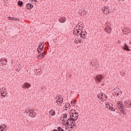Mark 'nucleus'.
<instances>
[{
	"mask_svg": "<svg viewBox=\"0 0 131 131\" xmlns=\"http://www.w3.org/2000/svg\"><path fill=\"white\" fill-rule=\"evenodd\" d=\"M105 30L107 32V33L110 34V33H111V31H112V29H111V28H106L105 29Z\"/></svg>",
	"mask_w": 131,
	"mask_h": 131,
	"instance_id": "nucleus-18",
	"label": "nucleus"
},
{
	"mask_svg": "<svg viewBox=\"0 0 131 131\" xmlns=\"http://www.w3.org/2000/svg\"><path fill=\"white\" fill-rule=\"evenodd\" d=\"M105 25L106 26V28H111V25H110V24H109L108 23H106Z\"/></svg>",
	"mask_w": 131,
	"mask_h": 131,
	"instance_id": "nucleus-29",
	"label": "nucleus"
},
{
	"mask_svg": "<svg viewBox=\"0 0 131 131\" xmlns=\"http://www.w3.org/2000/svg\"><path fill=\"white\" fill-rule=\"evenodd\" d=\"M58 21L60 23H65L66 22V18L64 17H61L58 19Z\"/></svg>",
	"mask_w": 131,
	"mask_h": 131,
	"instance_id": "nucleus-13",
	"label": "nucleus"
},
{
	"mask_svg": "<svg viewBox=\"0 0 131 131\" xmlns=\"http://www.w3.org/2000/svg\"><path fill=\"white\" fill-rule=\"evenodd\" d=\"M109 11H110V10H109V9H108V8H107V7H105V8H104V9L103 10V11H102V12H103V13H104L105 14H108Z\"/></svg>",
	"mask_w": 131,
	"mask_h": 131,
	"instance_id": "nucleus-17",
	"label": "nucleus"
},
{
	"mask_svg": "<svg viewBox=\"0 0 131 131\" xmlns=\"http://www.w3.org/2000/svg\"><path fill=\"white\" fill-rule=\"evenodd\" d=\"M31 86V84L28 83V82H26L24 84V88L26 89H29Z\"/></svg>",
	"mask_w": 131,
	"mask_h": 131,
	"instance_id": "nucleus-15",
	"label": "nucleus"
},
{
	"mask_svg": "<svg viewBox=\"0 0 131 131\" xmlns=\"http://www.w3.org/2000/svg\"><path fill=\"white\" fill-rule=\"evenodd\" d=\"M121 103H122V102L118 101L117 102V105H120V104H121Z\"/></svg>",
	"mask_w": 131,
	"mask_h": 131,
	"instance_id": "nucleus-41",
	"label": "nucleus"
},
{
	"mask_svg": "<svg viewBox=\"0 0 131 131\" xmlns=\"http://www.w3.org/2000/svg\"><path fill=\"white\" fill-rule=\"evenodd\" d=\"M8 19H9V20L13 21V17H8Z\"/></svg>",
	"mask_w": 131,
	"mask_h": 131,
	"instance_id": "nucleus-40",
	"label": "nucleus"
},
{
	"mask_svg": "<svg viewBox=\"0 0 131 131\" xmlns=\"http://www.w3.org/2000/svg\"><path fill=\"white\" fill-rule=\"evenodd\" d=\"M1 131H6L7 130V128L6 127V125L3 124L0 126Z\"/></svg>",
	"mask_w": 131,
	"mask_h": 131,
	"instance_id": "nucleus-16",
	"label": "nucleus"
},
{
	"mask_svg": "<svg viewBox=\"0 0 131 131\" xmlns=\"http://www.w3.org/2000/svg\"><path fill=\"white\" fill-rule=\"evenodd\" d=\"M125 110H128V109H131V102L129 101H126L125 103Z\"/></svg>",
	"mask_w": 131,
	"mask_h": 131,
	"instance_id": "nucleus-7",
	"label": "nucleus"
},
{
	"mask_svg": "<svg viewBox=\"0 0 131 131\" xmlns=\"http://www.w3.org/2000/svg\"><path fill=\"white\" fill-rule=\"evenodd\" d=\"M118 108L121 110H123V109H125L124 106H123V103H121L120 105H117Z\"/></svg>",
	"mask_w": 131,
	"mask_h": 131,
	"instance_id": "nucleus-14",
	"label": "nucleus"
},
{
	"mask_svg": "<svg viewBox=\"0 0 131 131\" xmlns=\"http://www.w3.org/2000/svg\"><path fill=\"white\" fill-rule=\"evenodd\" d=\"M77 39H78V42H80H80H81V40H82L81 38H77Z\"/></svg>",
	"mask_w": 131,
	"mask_h": 131,
	"instance_id": "nucleus-38",
	"label": "nucleus"
},
{
	"mask_svg": "<svg viewBox=\"0 0 131 131\" xmlns=\"http://www.w3.org/2000/svg\"><path fill=\"white\" fill-rule=\"evenodd\" d=\"M49 114L50 115H51L52 116L55 115H56V112L53 110H51L50 112H49Z\"/></svg>",
	"mask_w": 131,
	"mask_h": 131,
	"instance_id": "nucleus-21",
	"label": "nucleus"
},
{
	"mask_svg": "<svg viewBox=\"0 0 131 131\" xmlns=\"http://www.w3.org/2000/svg\"><path fill=\"white\" fill-rule=\"evenodd\" d=\"M123 50H125V51H130V50L128 48V46H127V45H124L123 46Z\"/></svg>",
	"mask_w": 131,
	"mask_h": 131,
	"instance_id": "nucleus-19",
	"label": "nucleus"
},
{
	"mask_svg": "<svg viewBox=\"0 0 131 131\" xmlns=\"http://www.w3.org/2000/svg\"><path fill=\"white\" fill-rule=\"evenodd\" d=\"M120 74L122 76H124L125 74V71H123L122 72H120Z\"/></svg>",
	"mask_w": 131,
	"mask_h": 131,
	"instance_id": "nucleus-31",
	"label": "nucleus"
},
{
	"mask_svg": "<svg viewBox=\"0 0 131 131\" xmlns=\"http://www.w3.org/2000/svg\"><path fill=\"white\" fill-rule=\"evenodd\" d=\"M18 20V18L16 17H13V21H17Z\"/></svg>",
	"mask_w": 131,
	"mask_h": 131,
	"instance_id": "nucleus-39",
	"label": "nucleus"
},
{
	"mask_svg": "<svg viewBox=\"0 0 131 131\" xmlns=\"http://www.w3.org/2000/svg\"><path fill=\"white\" fill-rule=\"evenodd\" d=\"M56 99H57V100H56L57 104H62V103H63V97L60 95L57 96Z\"/></svg>",
	"mask_w": 131,
	"mask_h": 131,
	"instance_id": "nucleus-8",
	"label": "nucleus"
},
{
	"mask_svg": "<svg viewBox=\"0 0 131 131\" xmlns=\"http://www.w3.org/2000/svg\"><path fill=\"white\" fill-rule=\"evenodd\" d=\"M121 112H122L123 114H125H125H126V113H125V112L123 110H121Z\"/></svg>",
	"mask_w": 131,
	"mask_h": 131,
	"instance_id": "nucleus-36",
	"label": "nucleus"
},
{
	"mask_svg": "<svg viewBox=\"0 0 131 131\" xmlns=\"http://www.w3.org/2000/svg\"><path fill=\"white\" fill-rule=\"evenodd\" d=\"M53 131H58L57 129H54Z\"/></svg>",
	"mask_w": 131,
	"mask_h": 131,
	"instance_id": "nucleus-44",
	"label": "nucleus"
},
{
	"mask_svg": "<svg viewBox=\"0 0 131 131\" xmlns=\"http://www.w3.org/2000/svg\"><path fill=\"white\" fill-rule=\"evenodd\" d=\"M123 33H125V34H127V33H129V31H128V29H123L122 30Z\"/></svg>",
	"mask_w": 131,
	"mask_h": 131,
	"instance_id": "nucleus-22",
	"label": "nucleus"
},
{
	"mask_svg": "<svg viewBox=\"0 0 131 131\" xmlns=\"http://www.w3.org/2000/svg\"><path fill=\"white\" fill-rule=\"evenodd\" d=\"M105 106H106V108H108L110 109V110H111L112 111H115V109H114L113 108V104H106L105 105Z\"/></svg>",
	"mask_w": 131,
	"mask_h": 131,
	"instance_id": "nucleus-10",
	"label": "nucleus"
},
{
	"mask_svg": "<svg viewBox=\"0 0 131 131\" xmlns=\"http://www.w3.org/2000/svg\"><path fill=\"white\" fill-rule=\"evenodd\" d=\"M65 106H66V108H68V107H70V104H69L68 103L66 104L65 105Z\"/></svg>",
	"mask_w": 131,
	"mask_h": 131,
	"instance_id": "nucleus-37",
	"label": "nucleus"
},
{
	"mask_svg": "<svg viewBox=\"0 0 131 131\" xmlns=\"http://www.w3.org/2000/svg\"><path fill=\"white\" fill-rule=\"evenodd\" d=\"M48 45H49V42H47Z\"/></svg>",
	"mask_w": 131,
	"mask_h": 131,
	"instance_id": "nucleus-46",
	"label": "nucleus"
},
{
	"mask_svg": "<svg viewBox=\"0 0 131 131\" xmlns=\"http://www.w3.org/2000/svg\"><path fill=\"white\" fill-rule=\"evenodd\" d=\"M57 130H58V131H65V130H64V129H63V128H62V127H58V128H57Z\"/></svg>",
	"mask_w": 131,
	"mask_h": 131,
	"instance_id": "nucleus-32",
	"label": "nucleus"
},
{
	"mask_svg": "<svg viewBox=\"0 0 131 131\" xmlns=\"http://www.w3.org/2000/svg\"><path fill=\"white\" fill-rule=\"evenodd\" d=\"M114 91L115 93V96H116V97H119V96H121V94H122V92L120 91V90L119 89H114Z\"/></svg>",
	"mask_w": 131,
	"mask_h": 131,
	"instance_id": "nucleus-6",
	"label": "nucleus"
},
{
	"mask_svg": "<svg viewBox=\"0 0 131 131\" xmlns=\"http://www.w3.org/2000/svg\"><path fill=\"white\" fill-rule=\"evenodd\" d=\"M6 91V88L4 89V88H0V94H2V93H3V92H5Z\"/></svg>",
	"mask_w": 131,
	"mask_h": 131,
	"instance_id": "nucleus-30",
	"label": "nucleus"
},
{
	"mask_svg": "<svg viewBox=\"0 0 131 131\" xmlns=\"http://www.w3.org/2000/svg\"><path fill=\"white\" fill-rule=\"evenodd\" d=\"M75 101L74 100H73L71 101V104H75Z\"/></svg>",
	"mask_w": 131,
	"mask_h": 131,
	"instance_id": "nucleus-43",
	"label": "nucleus"
},
{
	"mask_svg": "<svg viewBox=\"0 0 131 131\" xmlns=\"http://www.w3.org/2000/svg\"><path fill=\"white\" fill-rule=\"evenodd\" d=\"M78 39L77 38H76L74 40V43H78Z\"/></svg>",
	"mask_w": 131,
	"mask_h": 131,
	"instance_id": "nucleus-35",
	"label": "nucleus"
},
{
	"mask_svg": "<svg viewBox=\"0 0 131 131\" xmlns=\"http://www.w3.org/2000/svg\"><path fill=\"white\" fill-rule=\"evenodd\" d=\"M6 2H9V0H5Z\"/></svg>",
	"mask_w": 131,
	"mask_h": 131,
	"instance_id": "nucleus-45",
	"label": "nucleus"
},
{
	"mask_svg": "<svg viewBox=\"0 0 131 131\" xmlns=\"http://www.w3.org/2000/svg\"><path fill=\"white\" fill-rule=\"evenodd\" d=\"M71 113L72 115L70 116V120H72V121H75L77 119H78V113L75 112V110H72Z\"/></svg>",
	"mask_w": 131,
	"mask_h": 131,
	"instance_id": "nucleus-3",
	"label": "nucleus"
},
{
	"mask_svg": "<svg viewBox=\"0 0 131 131\" xmlns=\"http://www.w3.org/2000/svg\"><path fill=\"white\" fill-rule=\"evenodd\" d=\"M45 56V54L43 53H42L39 55V56H37L38 59H42V58H44Z\"/></svg>",
	"mask_w": 131,
	"mask_h": 131,
	"instance_id": "nucleus-20",
	"label": "nucleus"
},
{
	"mask_svg": "<svg viewBox=\"0 0 131 131\" xmlns=\"http://www.w3.org/2000/svg\"><path fill=\"white\" fill-rule=\"evenodd\" d=\"M91 66H93L94 68H98L99 67V62L97 61L96 60L92 59L91 61Z\"/></svg>",
	"mask_w": 131,
	"mask_h": 131,
	"instance_id": "nucleus-5",
	"label": "nucleus"
},
{
	"mask_svg": "<svg viewBox=\"0 0 131 131\" xmlns=\"http://www.w3.org/2000/svg\"><path fill=\"white\" fill-rule=\"evenodd\" d=\"M95 79L96 81H98V82H100L101 80H102V79L103 78V76L102 75H97L95 77Z\"/></svg>",
	"mask_w": 131,
	"mask_h": 131,
	"instance_id": "nucleus-9",
	"label": "nucleus"
},
{
	"mask_svg": "<svg viewBox=\"0 0 131 131\" xmlns=\"http://www.w3.org/2000/svg\"><path fill=\"white\" fill-rule=\"evenodd\" d=\"M2 61H3V65H6L7 64V63L8 62V60L6 58H2Z\"/></svg>",
	"mask_w": 131,
	"mask_h": 131,
	"instance_id": "nucleus-24",
	"label": "nucleus"
},
{
	"mask_svg": "<svg viewBox=\"0 0 131 131\" xmlns=\"http://www.w3.org/2000/svg\"><path fill=\"white\" fill-rule=\"evenodd\" d=\"M66 126H71V128H72L73 130H74V129L76 128V123L74 122L72 120H70V119H68L66 123Z\"/></svg>",
	"mask_w": 131,
	"mask_h": 131,
	"instance_id": "nucleus-2",
	"label": "nucleus"
},
{
	"mask_svg": "<svg viewBox=\"0 0 131 131\" xmlns=\"http://www.w3.org/2000/svg\"><path fill=\"white\" fill-rule=\"evenodd\" d=\"M97 98H98V99H99V100H101V101H103V94H98L97 95Z\"/></svg>",
	"mask_w": 131,
	"mask_h": 131,
	"instance_id": "nucleus-23",
	"label": "nucleus"
},
{
	"mask_svg": "<svg viewBox=\"0 0 131 131\" xmlns=\"http://www.w3.org/2000/svg\"><path fill=\"white\" fill-rule=\"evenodd\" d=\"M26 8L27 10H31L33 8V5L31 4V3H28L26 5Z\"/></svg>",
	"mask_w": 131,
	"mask_h": 131,
	"instance_id": "nucleus-11",
	"label": "nucleus"
},
{
	"mask_svg": "<svg viewBox=\"0 0 131 131\" xmlns=\"http://www.w3.org/2000/svg\"><path fill=\"white\" fill-rule=\"evenodd\" d=\"M0 64H3V59H0Z\"/></svg>",
	"mask_w": 131,
	"mask_h": 131,
	"instance_id": "nucleus-42",
	"label": "nucleus"
},
{
	"mask_svg": "<svg viewBox=\"0 0 131 131\" xmlns=\"http://www.w3.org/2000/svg\"><path fill=\"white\" fill-rule=\"evenodd\" d=\"M43 47H45V45L42 44V43H41V45H39L38 49H41L42 50V49H43Z\"/></svg>",
	"mask_w": 131,
	"mask_h": 131,
	"instance_id": "nucleus-27",
	"label": "nucleus"
},
{
	"mask_svg": "<svg viewBox=\"0 0 131 131\" xmlns=\"http://www.w3.org/2000/svg\"><path fill=\"white\" fill-rule=\"evenodd\" d=\"M37 51L38 52V53H41V52H42V49L37 48Z\"/></svg>",
	"mask_w": 131,
	"mask_h": 131,
	"instance_id": "nucleus-34",
	"label": "nucleus"
},
{
	"mask_svg": "<svg viewBox=\"0 0 131 131\" xmlns=\"http://www.w3.org/2000/svg\"><path fill=\"white\" fill-rule=\"evenodd\" d=\"M35 73L37 75H40L42 73V70L41 69H36L35 70Z\"/></svg>",
	"mask_w": 131,
	"mask_h": 131,
	"instance_id": "nucleus-12",
	"label": "nucleus"
},
{
	"mask_svg": "<svg viewBox=\"0 0 131 131\" xmlns=\"http://www.w3.org/2000/svg\"><path fill=\"white\" fill-rule=\"evenodd\" d=\"M18 5L19 7H22V6L23 5V2L21 1H18Z\"/></svg>",
	"mask_w": 131,
	"mask_h": 131,
	"instance_id": "nucleus-26",
	"label": "nucleus"
},
{
	"mask_svg": "<svg viewBox=\"0 0 131 131\" xmlns=\"http://www.w3.org/2000/svg\"><path fill=\"white\" fill-rule=\"evenodd\" d=\"M0 95H1L2 97H4L5 98V97H6V96L7 95V91L2 92Z\"/></svg>",
	"mask_w": 131,
	"mask_h": 131,
	"instance_id": "nucleus-25",
	"label": "nucleus"
},
{
	"mask_svg": "<svg viewBox=\"0 0 131 131\" xmlns=\"http://www.w3.org/2000/svg\"><path fill=\"white\" fill-rule=\"evenodd\" d=\"M82 26H83V23L80 22L76 26V27L74 28V29L77 31V36H80L81 38L84 39L86 37V32L85 30L83 31V30L82 29Z\"/></svg>",
	"mask_w": 131,
	"mask_h": 131,
	"instance_id": "nucleus-1",
	"label": "nucleus"
},
{
	"mask_svg": "<svg viewBox=\"0 0 131 131\" xmlns=\"http://www.w3.org/2000/svg\"><path fill=\"white\" fill-rule=\"evenodd\" d=\"M62 117L63 118V121H64V119L67 118V114H64L62 116Z\"/></svg>",
	"mask_w": 131,
	"mask_h": 131,
	"instance_id": "nucleus-28",
	"label": "nucleus"
},
{
	"mask_svg": "<svg viewBox=\"0 0 131 131\" xmlns=\"http://www.w3.org/2000/svg\"><path fill=\"white\" fill-rule=\"evenodd\" d=\"M29 114V116L30 117H36V112H35V110H31V109H28L25 110V113Z\"/></svg>",
	"mask_w": 131,
	"mask_h": 131,
	"instance_id": "nucleus-4",
	"label": "nucleus"
},
{
	"mask_svg": "<svg viewBox=\"0 0 131 131\" xmlns=\"http://www.w3.org/2000/svg\"><path fill=\"white\" fill-rule=\"evenodd\" d=\"M73 34H75V35H77V31H76V30L74 29L73 31Z\"/></svg>",
	"mask_w": 131,
	"mask_h": 131,
	"instance_id": "nucleus-33",
	"label": "nucleus"
}]
</instances>
